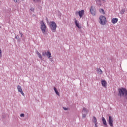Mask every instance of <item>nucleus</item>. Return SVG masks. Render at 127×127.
<instances>
[{"mask_svg": "<svg viewBox=\"0 0 127 127\" xmlns=\"http://www.w3.org/2000/svg\"><path fill=\"white\" fill-rule=\"evenodd\" d=\"M99 20L100 24L102 25H105L107 23V18L104 16H100Z\"/></svg>", "mask_w": 127, "mask_h": 127, "instance_id": "nucleus-2", "label": "nucleus"}, {"mask_svg": "<svg viewBox=\"0 0 127 127\" xmlns=\"http://www.w3.org/2000/svg\"><path fill=\"white\" fill-rule=\"evenodd\" d=\"M42 55L43 56H45L46 55H47L48 58H50V57H51V53H50V52H49V51H48L47 52H43Z\"/></svg>", "mask_w": 127, "mask_h": 127, "instance_id": "nucleus-5", "label": "nucleus"}, {"mask_svg": "<svg viewBox=\"0 0 127 127\" xmlns=\"http://www.w3.org/2000/svg\"><path fill=\"white\" fill-rule=\"evenodd\" d=\"M121 14H124L125 13V10H122L121 11Z\"/></svg>", "mask_w": 127, "mask_h": 127, "instance_id": "nucleus-21", "label": "nucleus"}, {"mask_svg": "<svg viewBox=\"0 0 127 127\" xmlns=\"http://www.w3.org/2000/svg\"><path fill=\"white\" fill-rule=\"evenodd\" d=\"M15 2H17V0H13Z\"/></svg>", "mask_w": 127, "mask_h": 127, "instance_id": "nucleus-30", "label": "nucleus"}, {"mask_svg": "<svg viewBox=\"0 0 127 127\" xmlns=\"http://www.w3.org/2000/svg\"><path fill=\"white\" fill-rule=\"evenodd\" d=\"M84 13H85V10H82L78 12V14L80 18H82V17H83V15H84Z\"/></svg>", "mask_w": 127, "mask_h": 127, "instance_id": "nucleus-10", "label": "nucleus"}, {"mask_svg": "<svg viewBox=\"0 0 127 127\" xmlns=\"http://www.w3.org/2000/svg\"><path fill=\"white\" fill-rule=\"evenodd\" d=\"M101 84H102L103 87H104L105 88H106V87H107V82H106L105 80H102Z\"/></svg>", "mask_w": 127, "mask_h": 127, "instance_id": "nucleus-11", "label": "nucleus"}, {"mask_svg": "<svg viewBox=\"0 0 127 127\" xmlns=\"http://www.w3.org/2000/svg\"><path fill=\"white\" fill-rule=\"evenodd\" d=\"M2 53L1 50L0 49V57H1L2 56V55L1 54Z\"/></svg>", "mask_w": 127, "mask_h": 127, "instance_id": "nucleus-22", "label": "nucleus"}, {"mask_svg": "<svg viewBox=\"0 0 127 127\" xmlns=\"http://www.w3.org/2000/svg\"><path fill=\"white\" fill-rule=\"evenodd\" d=\"M118 18H113L111 20V22L113 24H115V23H117L118 22Z\"/></svg>", "mask_w": 127, "mask_h": 127, "instance_id": "nucleus-12", "label": "nucleus"}, {"mask_svg": "<svg viewBox=\"0 0 127 127\" xmlns=\"http://www.w3.org/2000/svg\"><path fill=\"white\" fill-rule=\"evenodd\" d=\"M113 117L112 116H109V120H108V123L110 125V127H113Z\"/></svg>", "mask_w": 127, "mask_h": 127, "instance_id": "nucleus-8", "label": "nucleus"}, {"mask_svg": "<svg viewBox=\"0 0 127 127\" xmlns=\"http://www.w3.org/2000/svg\"><path fill=\"white\" fill-rule=\"evenodd\" d=\"M118 92L120 97H124L127 99V91L125 88H120L118 89Z\"/></svg>", "mask_w": 127, "mask_h": 127, "instance_id": "nucleus-1", "label": "nucleus"}, {"mask_svg": "<svg viewBox=\"0 0 127 127\" xmlns=\"http://www.w3.org/2000/svg\"><path fill=\"white\" fill-rule=\"evenodd\" d=\"M93 123H94L95 127H97L98 123L97 122V118L95 116L93 117Z\"/></svg>", "mask_w": 127, "mask_h": 127, "instance_id": "nucleus-13", "label": "nucleus"}, {"mask_svg": "<svg viewBox=\"0 0 127 127\" xmlns=\"http://www.w3.org/2000/svg\"><path fill=\"white\" fill-rule=\"evenodd\" d=\"M95 1L97 4H101V0H95Z\"/></svg>", "mask_w": 127, "mask_h": 127, "instance_id": "nucleus-19", "label": "nucleus"}, {"mask_svg": "<svg viewBox=\"0 0 127 127\" xmlns=\"http://www.w3.org/2000/svg\"><path fill=\"white\" fill-rule=\"evenodd\" d=\"M82 111L84 112L85 113H88V111L87 110V109H86L85 108H83Z\"/></svg>", "mask_w": 127, "mask_h": 127, "instance_id": "nucleus-20", "label": "nucleus"}, {"mask_svg": "<svg viewBox=\"0 0 127 127\" xmlns=\"http://www.w3.org/2000/svg\"><path fill=\"white\" fill-rule=\"evenodd\" d=\"M77 13H78V12H76V14H77Z\"/></svg>", "mask_w": 127, "mask_h": 127, "instance_id": "nucleus-31", "label": "nucleus"}, {"mask_svg": "<svg viewBox=\"0 0 127 127\" xmlns=\"http://www.w3.org/2000/svg\"><path fill=\"white\" fill-rule=\"evenodd\" d=\"M20 116H21V117H24V114H21L20 115Z\"/></svg>", "mask_w": 127, "mask_h": 127, "instance_id": "nucleus-27", "label": "nucleus"}, {"mask_svg": "<svg viewBox=\"0 0 127 127\" xmlns=\"http://www.w3.org/2000/svg\"><path fill=\"white\" fill-rule=\"evenodd\" d=\"M54 91L56 94V95H57L58 96H59V92H58V91H57V89H56V88H54Z\"/></svg>", "mask_w": 127, "mask_h": 127, "instance_id": "nucleus-18", "label": "nucleus"}, {"mask_svg": "<svg viewBox=\"0 0 127 127\" xmlns=\"http://www.w3.org/2000/svg\"><path fill=\"white\" fill-rule=\"evenodd\" d=\"M74 22L75 23L76 26L78 27L79 29H81L82 28V26H81V24H80V23H79V21L77 20V19H75Z\"/></svg>", "mask_w": 127, "mask_h": 127, "instance_id": "nucleus-7", "label": "nucleus"}, {"mask_svg": "<svg viewBox=\"0 0 127 127\" xmlns=\"http://www.w3.org/2000/svg\"><path fill=\"white\" fill-rule=\"evenodd\" d=\"M102 122H103V123L104 125V126H107V121H106V119H105V118L102 117Z\"/></svg>", "mask_w": 127, "mask_h": 127, "instance_id": "nucleus-14", "label": "nucleus"}, {"mask_svg": "<svg viewBox=\"0 0 127 127\" xmlns=\"http://www.w3.org/2000/svg\"><path fill=\"white\" fill-rule=\"evenodd\" d=\"M99 12H100L101 14H105V11L103 9H100Z\"/></svg>", "mask_w": 127, "mask_h": 127, "instance_id": "nucleus-16", "label": "nucleus"}, {"mask_svg": "<svg viewBox=\"0 0 127 127\" xmlns=\"http://www.w3.org/2000/svg\"><path fill=\"white\" fill-rule=\"evenodd\" d=\"M64 109L65 110V111H67L68 110V108L64 107Z\"/></svg>", "mask_w": 127, "mask_h": 127, "instance_id": "nucleus-28", "label": "nucleus"}, {"mask_svg": "<svg viewBox=\"0 0 127 127\" xmlns=\"http://www.w3.org/2000/svg\"><path fill=\"white\" fill-rule=\"evenodd\" d=\"M50 27L52 31V32H55L56 30V27H57V25L56 23L53 21H51L50 22Z\"/></svg>", "mask_w": 127, "mask_h": 127, "instance_id": "nucleus-3", "label": "nucleus"}, {"mask_svg": "<svg viewBox=\"0 0 127 127\" xmlns=\"http://www.w3.org/2000/svg\"><path fill=\"white\" fill-rule=\"evenodd\" d=\"M83 118H86V114H84L82 115Z\"/></svg>", "mask_w": 127, "mask_h": 127, "instance_id": "nucleus-25", "label": "nucleus"}, {"mask_svg": "<svg viewBox=\"0 0 127 127\" xmlns=\"http://www.w3.org/2000/svg\"><path fill=\"white\" fill-rule=\"evenodd\" d=\"M90 12L92 15H95L96 14V9H95V7L91 6L90 8Z\"/></svg>", "mask_w": 127, "mask_h": 127, "instance_id": "nucleus-6", "label": "nucleus"}, {"mask_svg": "<svg viewBox=\"0 0 127 127\" xmlns=\"http://www.w3.org/2000/svg\"><path fill=\"white\" fill-rule=\"evenodd\" d=\"M37 54L38 57L39 58H40V59H42V56H41V54H40V53L39 52H37Z\"/></svg>", "mask_w": 127, "mask_h": 127, "instance_id": "nucleus-17", "label": "nucleus"}, {"mask_svg": "<svg viewBox=\"0 0 127 127\" xmlns=\"http://www.w3.org/2000/svg\"><path fill=\"white\" fill-rule=\"evenodd\" d=\"M17 90L18 92H19L22 96H24V93H23V91H22V88H21V86L20 85H18L17 86Z\"/></svg>", "mask_w": 127, "mask_h": 127, "instance_id": "nucleus-9", "label": "nucleus"}, {"mask_svg": "<svg viewBox=\"0 0 127 127\" xmlns=\"http://www.w3.org/2000/svg\"><path fill=\"white\" fill-rule=\"evenodd\" d=\"M97 72L98 74H100V75H101V74H103V71L100 68L97 69Z\"/></svg>", "mask_w": 127, "mask_h": 127, "instance_id": "nucleus-15", "label": "nucleus"}, {"mask_svg": "<svg viewBox=\"0 0 127 127\" xmlns=\"http://www.w3.org/2000/svg\"><path fill=\"white\" fill-rule=\"evenodd\" d=\"M31 11H32L33 12H34V8H31L30 9Z\"/></svg>", "mask_w": 127, "mask_h": 127, "instance_id": "nucleus-23", "label": "nucleus"}, {"mask_svg": "<svg viewBox=\"0 0 127 127\" xmlns=\"http://www.w3.org/2000/svg\"><path fill=\"white\" fill-rule=\"evenodd\" d=\"M106 0H101L102 1H103L104 3L106 2Z\"/></svg>", "mask_w": 127, "mask_h": 127, "instance_id": "nucleus-29", "label": "nucleus"}, {"mask_svg": "<svg viewBox=\"0 0 127 127\" xmlns=\"http://www.w3.org/2000/svg\"><path fill=\"white\" fill-rule=\"evenodd\" d=\"M41 30H42V33H43V34H45L46 33V25H45L43 21H41Z\"/></svg>", "mask_w": 127, "mask_h": 127, "instance_id": "nucleus-4", "label": "nucleus"}, {"mask_svg": "<svg viewBox=\"0 0 127 127\" xmlns=\"http://www.w3.org/2000/svg\"><path fill=\"white\" fill-rule=\"evenodd\" d=\"M34 2H37V1H39L40 0H33Z\"/></svg>", "mask_w": 127, "mask_h": 127, "instance_id": "nucleus-24", "label": "nucleus"}, {"mask_svg": "<svg viewBox=\"0 0 127 127\" xmlns=\"http://www.w3.org/2000/svg\"><path fill=\"white\" fill-rule=\"evenodd\" d=\"M20 34L21 35V37H22V36H23V34H22V33H20Z\"/></svg>", "mask_w": 127, "mask_h": 127, "instance_id": "nucleus-26", "label": "nucleus"}]
</instances>
